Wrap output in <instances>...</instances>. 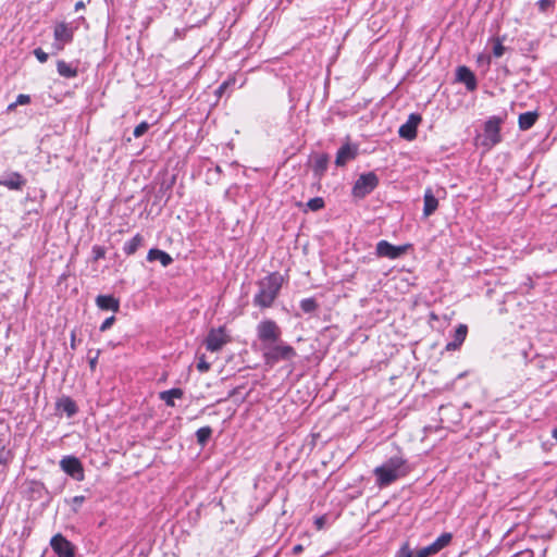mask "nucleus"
Returning <instances> with one entry per match:
<instances>
[{"mask_svg":"<svg viewBox=\"0 0 557 557\" xmlns=\"http://www.w3.org/2000/svg\"><path fill=\"white\" fill-rule=\"evenodd\" d=\"M411 471L408 461L401 455L389 457L383 465L374 469L376 483L387 486L396 480L406 476Z\"/></svg>","mask_w":557,"mask_h":557,"instance_id":"1","label":"nucleus"},{"mask_svg":"<svg viewBox=\"0 0 557 557\" xmlns=\"http://www.w3.org/2000/svg\"><path fill=\"white\" fill-rule=\"evenodd\" d=\"M283 276L278 272H271L258 282L259 290L253 297V305L260 309L272 307L283 285Z\"/></svg>","mask_w":557,"mask_h":557,"instance_id":"2","label":"nucleus"},{"mask_svg":"<svg viewBox=\"0 0 557 557\" xmlns=\"http://www.w3.org/2000/svg\"><path fill=\"white\" fill-rule=\"evenodd\" d=\"M261 350L265 363L270 366L280 361H289L297 356L295 348L282 339L261 347Z\"/></svg>","mask_w":557,"mask_h":557,"instance_id":"3","label":"nucleus"},{"mask_svg":"<svg viewBox=\"0 0 557 557\" xmlns=\"http://www.w3.org/2000/svg\"><path fill=\"white\" fill-rule=\"evenodd\" d=\"M257 336L261 347L281 339L282 330L278 324L271 319H264L257 325Z\"/></svg>","mask_w":557,"mask_h":557,"instance_id":"4","label":"nucleus"},{"mask_svg":"<svg viewBox=\"0 0 557 557\" xmlns=\"http://www.w3.org/2000/svg\"><path fill=\"white\" fill-rule=\"evenodd\" d=\"M504 120L499 116L493 115L484 123L482 145L486 148H492L502 141L500 125Z\"/></svg>","mask_w":557,"mask_h":557,"instance_id":"5","label":"nucleus"},{"mask_svg":"<svg viewBox=\"0 0 557 557\" xmlns=\"http://www.w3.org/2000/svg\"><path fill=\"white\" fill-rule=\"evenodd\" d=\"M379 185V177L374 172L361 174L355 182L351 194L355 198L362 199L371 194Z\"/></svg>","mask_w":557,"mask_h":557,"instance_id":"6","label":"nucleus"},{"mask_svg":"<svg viewBox=\"0 0 557 557\" xmlns=\"http://www.w3.org/2000/svg\"><path fill=\"white\" fill-rule=\"evenodd\" d=\"M231 342V336L224 326L211 329L205 339L206 349L211 352L220 351Z\"/></svg>","mask_w":557,"mask_h":557,"instance_id":"7","label":"nucleus"},{"mask_svg":"<svg viewBox=\"0 0 557 557\" xmlns=\"http://www.w3.org/2000/svg\"><path fill=\"white\" fill-rule=\"evenodd\" d=\"M409 245L395 246L389 242L382 239L376 244L375 252L380 258L398 259L408 250Z\"/></svg>","mask_w":557,"mask_h":557,"instance_id":"8","label":"nucleus"},{"mask_svg":"<svg viewBox=\"0 0 557 557\" xmlns=\"http://www.w3.org/2000/svg\"><path fill=\"white\" fill-rule=\"evenodd\" d=\"M61 469L77 481L84 480L83 465L78 458L74 456H65L60 461Z\"/></svg>","mask_w":557,"mask_h":557,"instance_id":"9","label":"nucleus"},{"mask_svg":"<svg viewBox=\"0 0 557 557\" xmlns=\"http://www.w3.org/2000/svg\"><path fill=\"white\" fill-rule=\"evenodd\" d=\"M453 539L451 533L441 534L432 544L417 550L414 557H430L446 547Z\"/></svg>","mask_w":557,"mask_h":557,"instance_id":"10","label":"nucleus"},{"mask_svg":"<svg viewBox=\"0 0 557 557\" xmlns=\"http://www.w3.org/2000/svg\"><path fill=\"white\" fill-rule=\"evenodd\" d=\"M51 548L59 557H74V548L70 541L58 533L50 541Z\"/></svg>","mask_w":557,"mask_h":557,"instance_id":"11","label":"nucleus"},{"mask_svg":"<svg viewBox=\"0 0 557 557\" xmlns=\"http://www.w3.org/2000/svg\"><path fill=\"white\" fill-rule=\"evenodd\" d=\"M421 121L422 117L420 114L411 113L407 122L399 127V136L407 140H413L417 137V128Z\"/></svg>","mask_w":557,"mask_h":557,"instance_id":"12","label":"nucleus"},{"mask_svg":"<svg viewBox=\"0 0 557 557\" xmlns=\"http://www.w3.org/2000/svg\"><path fill=\"white\" fill-rule=\"evenodd\" d=\"M358 156V147L350 144L343 145L336 153L335 164L345 166L348 162L355 160Z\"/></svg>","mask_w":557,"mask_h":557,"instance_id":"13","label":"nucleus"},{"mask_svg":"<svg viewBox=\"0 0 557 557\" xmlns=\"http://www.w3.org/2000/svg\"><path fill=\"white\" fill-rule=\"evenodd\" d=\"M457 81L463 83L469 91H473L478 87V82L474 73L467 67L466 65H461L457 67L456 71Z\"/></svg>","mask_w":557,"mask_h":557,"instance_id":"14","label":"nucleus"},{"mask_svg":"<svg viewBox=\"0 0 557 557\" xmlns=\"http://www.w3.org/2000/svg\"><path fill=\"white\" fill-rule=\"evenodd\" d=\"M26 185V180L18 172H11L7 176L0 178V186H4L10 190H22Z\"/></svg>","mask_w":557,"mask_h":557,"instance_id":"15","label":"nucleus"},{"mask_svg":"<svg viewBox=\"0 0 557 557\" xmlns=\"http://www.w3.org/2000/svg\"><path fill=\"white\" fill-rule=\"evenodd\" d=\"M53 36L55 41L70 44L73 41L74 30L69 24L61 22L54 26Z\"/></svg>","mask_w":557,"mask_h":557,"instance_id":"16","label":"nucleus"},{"mask_svg":"<svg viewBox=\"0 0 557 557\" xmlns=\"http://www.w3.org/2000/svg\"><path fill=\"white\" fill-rule=\"evenodd\" d=\"M329 162L330 157L326 153H319L314 157V162L312 165L314 178L320 181L324 176L325 172L327 171Z\"/></svg>","mask_w":557,"mask_h":557,"instance_id":"17","label":"nucleus"},{"mask_svg":"<svg viewBox=\"0 0 557 557\" xmlns=\"http://www.w3.org/2000/svg\"><path fill=\"white\" fill-rule=\"evenodd\" d=\"M55 408L60 414H66L67 417H72L77 412L75 401L69 396L59 398L55 403Z\"/></svg>","mask_w":557,"mask_h":557,"instance_id":"18","label":"nucleus"},{"mask_svg":"<svg viewBox=\"0 0 557 557\" xmlns=\"http://www.w3.org/2000/svg\"><path fill=\"white\" fill-rule=\"evenodd\" d=\"M468 334V327L466 324H459L454 333V341L447 343L445 349L447 351H453L458 349L465 342Z\"/></svg>","mask_w":557,"mask_h":557,"instance_id":"19","label":"nucleus"},{"mask_svg":"<svg viewBox=\"0 0 557 557\" xmlns=\"http://www.w3.org/2000/svg\"><path fill=\"white\" fill-rule=\"evenodd\" d=\"M540 114L537 111H528L521 113L518 117V126L521 131H528L534 126Z\"/></svg>","mask_w":557,"mask_h":557,"instance_id":"20","label":"nucleus"},{"mask_svg":"<svg viewBox=\"0 0 557 557\" xmlns=\"http://www.w3.org/2000/svg\"><path fill=\"white\" fill-rule=\"evenodd\" d=\"M96 304L101 310L119 311L120 302L112 295H99L96 298Z\"/></svg>","mask_w":557,"mask_h":557,"instance_id":"21","label":"nucleus"},{"mask_svg":"<svg viewBox=\"0 0 557 557\" xmlns=\"http://www.w3.org/2000/svg\"><path fill=\"white\" fill-rule=\"evenodd\" d=\"M423 202H424V206H423V215L424 216H430L431 214H433L436 211V209L438 207V200L433 195L431 188H428L425 190L424 196H423Z\"/></svg>","mask_w":557,"mask_h":557,"instance_id":"22","label":"nucleus"},{"mask_svg":"<svg viewBox=\"0 0 557 557\" xmlns=\"http://www.w3.org/2000/svg\"><path fill=\"white\" fill-rule=\"evenodd\" d=\"M148 261H159L163 267H168L173 262V258L165 251L151 248L147 255Z\"/></svg>","mask_w":557,"mask_h":557,"instance_id":"23","label":"nucleus"},{"mask_svg":"<svg viewBox=\"0 0 557 557\" xmlns=\"http://www.w3.org/2000/svg\"><path fill=\"white\" fill-rule=\"evenodd\" d=\"M57 71L60 76L65 78H74L78 74L77 67L73 66L70 63H66L63 60H59L57 62Z\"/></svg>","mask_w":557,"mask_h":557,"instance_id":"24","label":"nucleus"},{"mask_svg":"<svg viewBox=\"0 0 557 557\" xmlns=\"http://www.w3.org/2000/svg\"><path fill=\"white\" fill-rule=\"evenodd\" d=\"M144 242V238L140 234H136L132 239H129L128 242H126L123 246V252L126 255V256H132L134 255L138 248L141 246Z\"/></svg>","mask_w":557,"mask_h":557,"instance_id":"25","label":"nucleus"},{"mask_svg":"<svg viewBox=\"0 0 557 557\" xmlns=\"http://www.w3.org/2000/svg\"><path fill=\"white\" fill-rule=\"evenodd\" d=\"M184 393L181 388H171L160 393V398L168 405L174 406V399H181Z\"/></svg>","mask_w":557,"mask_h":557,"instance_id":"26","label":"nucleus"},{"mask_svg":"<svg viewBox=\"0 0 557 557\" xmlns=\"http://www.w3.org/2000/svg\"><path fill=\"white\" fill-rule=\"evenodd\" d=\"M300 308L305 313H311L318 309V302L313 297L300 301Z\"/></svg>","mask_w":557,"mask_h":557,"instance_id":"27","label":"nucleus"},{"mask_svg":"<svg viewBox=\"0 0 557 557\" xmlns=\"http://www.w3.org/2000/svg\"><path fill=\"white\" fill-rule=\"evenodd\" d=\"M325 206L324 199L322 197H314L308 200L306 207L310 211H319L323 209Z\"/></svg>","mask_w":557,"mask_h":557,"instance_id":"28","label":"nucleus"},{"mask_svg":"<svg viewBox=\"0 0 557 557\" xmlns=\"http://www.w3.org/2000/svg\"><path fill=\"white\" fill-rule=\"evenodd\" d=\"M211 433L212 431L209 426L199 429L196 433L199 444L205 445L211 436Z\"/></svg>","mask_w":557,"mask_h":557,"instance_id":"29","label":"nucleus"},{"mask_svg":"<svg viewBox=\"0 0 557 557\" xmlns=\"http://www.w3.org/2000/svg\"><path fill=\"white\" fill-rule=\"evenodd\" d=\"M539 46H540V40H537V39L529 40V41L524 42V46L521 48V50L524 54L528 55L529 53L537 50Z\"/></svg>","mask_w":557,"mask_h":557,"instance_id":"30","label":"nucleus"},{"mask_svg":"<svg viewBox=\"0 0 557 557\" xmlns=\"http://www.w3.org/2000/svg\"><path fill=\"white\" fill-rule=\"evenodd\" d=\"M505 52V47L503 45V39L500 38H496L494 40V46H493V54L494 57L496 58H500Z\"/></svg>","mask_w":557,"mask_h":557,"instance_id":"31","label":"nucleus"},{"mask_svg":"<svg viewBox=\"0 0 557 557\" xmlns=\"http://www.w3.org/2000/svg\"><path fill=\"white\" fill-rule=\"evenodd\" d=\"M536 4L540 12L546 13L555 5V0H539Z\"/></svg>","mask_w":557,"mask_h":557,"instance_id":"32","label":"nucleus"},{"mask_svg":"<svg viewBox=\"0 0 557 557\" xmlns=\"http://www.w3.org/2000/svg\"><path fill=\"white\" fill-rule=\"evenodd\" d=\"M235 82L236 81L234 77H231L223 82L215 91L216 96L221 97L230 86H233L235 84Z\"/></svg>","mask_w":557,"mask_h":557,"instance_id":"33","label":"nucleus"},{"mask_svg":"<svg viewBox=\"0 0 557 557\" xmlns=\"http://www.w3.org/2000/svg\"><path fill=\"white\" fill-rule=\"evenodd\" d=\"M148 129H149V124H148L146 121H144V122L139 123V124L135 127V129H134V133H133V134H134V137H135V138H139V137H141V136H143V135H144Z\"/></svg>","mask_w":557,"mask_h":557,"instance_id":"34","label":"nucleus"},{"mask_svg":"<svg viewBox=\"0 0 557 557\" xmlns=\"http://www.w3.org/2000/svg\"><path fill=\"white\" fill-rule=\"evenodd\" d=\"M197 369L200 372H207L210 369V363L206 360L205 356H201L197 362Z\"/></svg>","mask_w":557,"mask_h":557,"instance_id":"35","label":"nucleus"},{"mask_svg":"<svg viewBox=\"0 0 557 557\" xmlns=\"http://www.w3.org/2000/svg\"><path fill=\"white\" fill-rule=\"evenodd\" d=\"M395 557H413V556H412V552H411L409 545L406 543L400 547V549L397 552Z\"/></svg>","mask_w":557,"mask_h":557,"instance_id":"36","label":"nucleus"},{"mask_svg":"<svg viewBox=\"0 0 557 557\" xmlns=\"http://www.w3.org/2000/svg\"><path fill=\"white\" fill-rule=\"evenodd\" d=\"M34 54L40 63L47 62L49 57L48 53H46L41 48H36L34 50Z\"/></svg>","mask_w":557,"mask_h":557,"instance_id":"37","label":"nucleus"},{"mask_svg":"<svg viewBox=\"0 0 557 557\" xmlns=\"http://www.w3.org/2000/svg\"><path fill=\"white\" fill-rule=\"evenodd\" d=\"M92 253H94L95 260H99V259L104 258L106 251H104V248L101 246H94Z\"/></svg>","mask_w":557,"mask_h":557,"instance_id":"38","label":"nucleus"},{"mask_svg":"<svg viewBox=\"0 0 557 557\" xmlns=\"http://www.w3.org/2000/svg\"><path fill=\"white\" fill-rule=\"evenodd\" d=\"M114 321H115V318H114L113 315H112V317L107 318V319L101 323V325H100L99 330H100L101 332H104V331L109 330V329L112 326V324L114 323Z\"/></svg>","mask_w":557,"mask_h":557,"instance_id":"39","label":"nucleus"},{"mask_svg":"<svg viewBox=\"0 0 557 557\" xmlns=\"http://www.w3.org/2000/svg\"><path fill=\"white\" fill-rule=\"evenodd\" d=\"M30 102V97L28 95L21 94L16 97L15 104L23 106Z\"/></svg>","mask_w":557,"mask_h":557,"instance_id":"40","label":"nucleus"},{"mask_svg":"<svg viewBox=\"0 0 557 557\" xmlns=\"http://www.w3.org/2000/svg\"><path fill=\"white\" fill-rule=\"evenodd\" d=\"M85 502V496L83 495H79V496H75L73 497L72 499V504H73V510L74 511H77L78 510V507Z\"/></svg>","mask_w":557,"mask_h":557,"instance_id":"41","label":"nucleus"},{"mask_svg":"<svg viewBox=\"0 0 557 557\" xmlns=\"http://www.w3.org/2000/svg\"><path fill=\"white\" fill-rule=\"evenodd\" d=\"M534 554L531 549H524L520 550L517 554L512 555L511 557H533Z\"/></svg>","mask_w":557,"mask_h":557,"instance_id":"42","label":"nucleus"},{"mask_svg":"<svg viewBox=\"0 0 557 557\" xmlns=\"http://www.w3.org/2000/svg\"><path fill=\"white\" fill-rule=\"evenodd\" d=\"M99 354L100 351L98 350L94 357H89V367L91 371H94L97 367Z\"/></svg>","mask_w":557,"mask_h":557,"instance_id":"43","label":"nucleus"},{"mask_svg":"<svg viewBox=\"0 0 557 557\" xmlns=\"http://www.w3.org/2000/svg\"><path fill=\"white\" fill-rule=\"evenodd\" d=\"M66 44H63V42H60V41H54L53 44V48L55 49V51H62L64 49V46Z\"/></svg>","mask_w":557,"mask_h":557,"instance_id":"44","label":"nucleus"},{"mask_svg":"<svg viewBox=\"0 0 557 557\" xmlns=\"http://www.w3.org/2000/svg\"><path fill=\"white\" fill-rule=\"evenodd\" d=\"M304 550V546L301 544H297L293 547V553L295 555H298L300 554L301 552Z\"/></svg>","mask_w":557,"mask_h":557,"instance_id":"45","label":"nucleus"},{"mask_svg":"<svg viewBox=\"0 0 557 557\" xmlns=\"http://www.w3.org/2000/svg\"><path fill=\"white\" fill-rule=\"evenodd\" d=\"M85 8V3L84 1H77L75 3V10L78 11V10H83Z\"/></svg>","mask_w":557,"mask_h":557,"instance_id":"46","label":"nucleus"},{"mask_svg":"<svg viewBox=\"0 0 557 557\" xmlns=\"http://www.w3.org/2000/svg\"><path fill=\"white\" fill-rule=\"evenodd\" d=\"M71 348H72V349H75V348H76V344H75V332H72V333H71Z\"/></svg>","mask_w":557,"mask_h":557,"instance_id":"47","label":"nucleus"},{"mask_svg":"<svg viewBox=\"0 0 557 557\" xmlns=\"http://www.w3.org/2000/svg\"><path fill=\"white\" fill-rule=\"evenodd\" d=\"M18 104H15V101L13 103H10L8 106V111H13Z\"/></svg>","mask_w":557,"mask_h":557,"instance_id":"48","label":"nucleus"},{"mask_svg":"<svg viewBox=\"0 0 557 557\" xmlns=\"http://www.w3.org/2000/svg\"><path fill=\"white\" fill-rule=\"evenodd\" d=\"M553 437L557 441V426L553 430Z\"/></svg>","mask_w":557,"mask_h":557,"instance_id":"49","label":"nucleus"},{"mask_svg":"<svg viewBox=\"0 0 557 557\" xmlns=\"http://www.w3.org/2000/svg\"><path fill=\"white\" fill-rule=\"evenodd\" d=\"M317 524H318V525H319V528H320V527L323 524L322 519H318V520H317Z\"/></svg>","mask_w":557,"mask_h":557,"instance_id":"50","label":"nucleus"},{"mask_svg":"<svg viewBox=\"0 0 557 557\" xmlns=\"http://www.w3.org/2000/svg\"><path fill=\"white\" fill-rule=\"evenodd\" d=\"M4 462H5V459L2 456H0V465L4 463Z\"/></svg>","mask_w":557,"mask_h":557,"instance_id":"51","label":"nucleus"},{"mask_svg":"<svg viewBox=\"0 0 557 557\" xmlns=\"http://www.w3.org/2000/svg\"><path fill=\"white\" fill-rule=\"evenodd\" d=\"M458 377H465V373L459 374Z\"/></svg>","mask_w":557,"mask_h":557,"instance_id":"52","label":"nucleus"}]
</instances>
